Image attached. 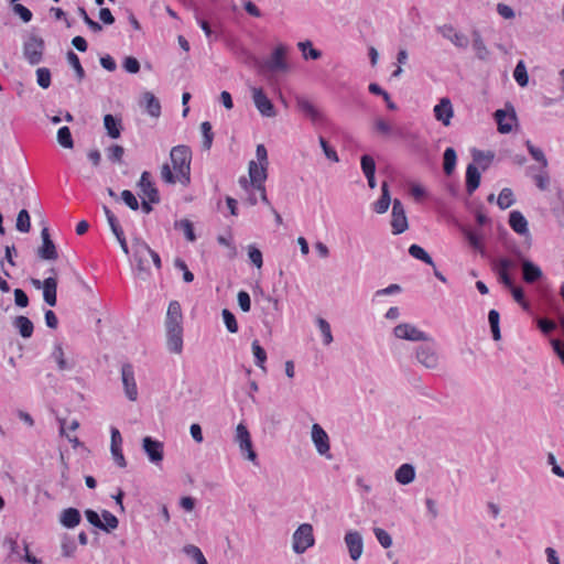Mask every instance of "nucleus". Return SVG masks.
Returning a JSON list of instances; mask_svg holds the SVG:
<instances>
[{
    "label": "nucleus",
    "mask_w": 564,
    "mask_h": 564,
    "mask_svg": "<svg viewBox=\"0 0 564 564\" xmlns=\"http://www.w3.org/2000/svg\"><path fill=\"white\" fill-rule=\"evenodd\" d=\"M172 169L169 164H163L161 177L167 184L176 182L186 186L191 182V161L192 152L186 145H176L170 153Z\"/></svg>",
    "instance_id": "1"
},
{
    "label": "nucleus",
    "mask_w": 564,
    "mask_h": 564,
    "mask_svg": "<svg viewBox=\"0 0 564 564\" xmlns=\"http://www.w3.org/2000/svg\"><path fill=\"white\" fill-rule=\"evenodd\" d=\"M257 161H250L249 163V177L248 182L245 177L240 178V185L249 191V186L253 187L260 193L261 200L269 204L264 181L267 180V167H268V152L263 144H258L256 149Z\"/></svg>",
    "instance_id": "2"
},
{
    "label": "nucleus",
    "mask_w": 564,
    "mask_h": 564,
    "mask_svg": "<svg viewBox=\"0 0 564 564\" xmlns=\"http://www.w3.org/2000/svg\"><path fill=\"white\" fill-rule=\"evenodd\" d=\"M166 346L170 352L180 355L183 351V314L181 304L172 301L169 304L166 318Z\"/></svg>",
    "instance_id": "3"
},
{
    "label": "nucleus",
    "mask_w": 564,
    "mask_h": 564,
    "mask_svg": "<svg viewBox=\"0 0 564 564\" xmlns=\"http://www.w3.org/2000/svg\"><path fill=\"white\" fill-rule=\"evenodd\" d=\"M531 159L539 163L538 166L531 165V178L536 188L541 192H547L551 187V176L547 171V160L540 148L531 145Z\"/></svg>",
    "instance_id": "4"
},
{
    "label": "nucleus",
    "mask_w": 564,
    "mask_h": 564,
    "mask_svg": "<svg viewBox=\"0 0 564 564\" xmlns=\"http://www.w3.org/2000/svg\"><path fill=\"white\" fill-rule=\"evenodd\" d=\"M314 529L311 523H302L293 532L292 535V550L295 554H303L308 549L314 546Z\"/></svg>",
    "instance_id": "5"
},
{
    "label": "nucleus",
    "mask_w": 564,
    "mask_h": 564,
    "mask_svg": "<svg viewBox=\"0 0 564 564\" xmlns=\"http://www.w3.org/2000/svg\"><path fill=\"white\" fill-rule=\"evenodd\" d=\"M288 45L280 43L274 46L269 57L264 61L263 67L271 73H288L290 64L288 62Z\"/></svg>",
    "instance_id": "6"
},
{
    "label": "nucleus",
    "mask_w": 564,
    "mask_h": 564,
    "mask_svg": "<svg viewBox=\"0 0 564 564\" xmlns=\"http://www.w3.org/2000/svg\"><path fill=\"white\" fill-rule=\"evenodd\" d=\"M516 267L514 262L510 259H500L498 263V271L501 282L510 289L514 301L522 305L524 310L528 308V304L524 300V293L521 289L513 285L510 272Z\"/></svg>",
    "instance_id": "7"
},
{
    "label": "nucleus",
    "mask_w": 564,
    "mask_h": 564,
    "mask_svg": "<svg viewBox=\"0 0 564 564\" xmlns=\"http://www.w3.org/2000/svg\"><path fill=\"white\" fill-rule=\"evenodd\" d=\"M415 357L419 364L427 369H436L440 364V356L436 343L430 337L427 341L415 349Z\"/></svg>",
    "instance_id": "8"
},
{
    "label": "nucleus",
    "mask_w": 564,
    "mask_h": 564,
    "mask_svg": "<svg viewBox=\"0 0 564 564\" xmlns=\"http://www.w3.org/2000/svg\"><path fill=\"white\" fill-rule=\"evenodd\" d=\"M45 44L42 37L29 36L23 43V56L30 65H37L43 59Z\"/></svg>",
    "instance_id": "9"
},
{
    "label": "nucleus",
    "mask_w": 564,
    "mask_h": 564,
    "mask_svg": "<svg viewBox=\"0 0 564 564\" xmlns=\"http://www.w3.org/2000/svg\"><path fill=\"white\" fill-rule=\"evenodd\" d=\"M393 334L399 339L409 341H427L430 335L410 323H401L393 328Z\"/></svg>",
    "instance_id": "10"
},
{
    "label": "nucleus",
    "mask_w": 564,
    "mask_h": 564,
    "mask_svg": "<svg viewBox=\"0 0 564 564\" xmlns=\"http://www.w3.org/2000/svg\"><path fill=\"white\" fill-rule=\"evenodd\" d=\"M235 441L238 443L240 452L246 454L247 459L256 462L257 454L253 451L251 435L243 423H239L236 427Z\"/></svg>",
    "instance_id": "11"
},
{
    "label": "nucleus",
    "mask_w": 564,
    "mask_h": 564,
    "mask_svg": "<svg viewBox=\"0 0 564 564\" xmlns=\"http://www.w3.org/2000/svg\"><path fill=\"white\" fill-rule=\"evenodd\" d=\"M311 438L316 448V452L321 456H325L326 458H330V443L329 436L326 431L317 423L312 425L311 430Z\"/></svg>",
    "instance_id": "12"
},
{
    "label": "nucleus",
    "mask_w": 564,
    "mask_h": 564,
    "mask_svg": "<svg viewBox=\"0 0 564 564\" xmlns=\"http://www.w3.org/2000/svg\"><path fill=\"white\" fill-rule=\"evenodd\" d=\"M391 227L393 235H400L409 227L404 207L398 198L392 202Z\"/></svg>",
    "instance_id": "13"
},
{
    "label": "nucleus",
    "mask_w": 564,
    "mask_h": 564,
    "mask_svg": "<svg viewBox=\"0 0 564 564\" xmlns=\"http://www.w3.org/2000/svg\"><path fill=\"white\" fill-rule=\"evenodd\" d=\"M436 31L446 40L451 41L452 44L457 47L465 50L469 45V40L466 34L457 31L452 24H443L436 28Z\"/></svg>",
    "instance_id": "14"
},
{
    "label": "nucleus",
    "mask_w": 564,
    "mask_h": 564,
    "mask_svg": "<svg viewBox=\"0 0 564 564\" xmlns=\"http://www.w3.org/2000/svg\"><path fill=\"white\" fill-rule=\"evenodd\" d=\"M251 93L253 104L261 116L272 118L276 115L272 101L268 98L262 88L252 87Z\"/></svg>",
    "instance_id": "15"
},
{
    "label": "nucleus",
    "mask_w": 564,
    "mask_h": 564,
    "mask_svg": "<svg viewBox=\"0 0 564 564\" xmlns=\"http://www.w3.org/2000/svg\"><path fill=\"white\" fill-rule=\"evenodd\" d=\"M121 380L126 397L130 401H135L138 399V387L134 378L133 367L130 364H124L121 367Z\"/></svg>",
    "instance_id": "16"
},
{
    "label": "nucleus",
    "mask_w": 564,
    "mask_h": 564,
    "mask_svg": "<svg viewBox=\"0 0 564 564\" xmlns=\"http://www.w3.org/2000/svg\"><path fill=\"white\" fill-rule=\"evenodd\" d=\"M142 448L152 464L159 465L163 460L164 445L162 442L154 440L151 436H145L142 440Z\"/></svg>",
    "instance_id": "17"
},
{
    "label": "nucleus",
    "mask_w": 564,
    "mask_h": 564,
    "mask_svg": "<svg viewBox=\"0 0 564 564\" xmlns=\"http://www.w3.org/2000/svg\"><path fill=\"white\" fill-rule=\"evenodd\" d=\"M344 541L348 549L350 558L352 561H358L364 552V540L361 534L358 531L350 530L346 532Z\"/></svg>",
    "instance_id": "18"
},
{
    "label": "nucleus",
    "mask_w": 564,
    "mask_h": 564,
    "mask_svg": "<svg viewBox=\"0 0 564 564\" xmlns=\"http://www.w3.org/2000/svg\"><path fill=\"white\" fill-rule=\"evenodd\" d=\"M495 119L498 126V131L500 133L506 134L511 132L516 122V113L513 108L506 107L505 109L496 110Z\"/></svg>",
    "instance_id": "19"
},
{
    "label": "nucleus",
    "mask_w": 564,
    "mask_h": 564,
    "mask_svg": "<svg viewBox=\"0 0 564 564\" xmlns=\"http://www.w3.org/2000/svg\"><path fill=\"white\" fill-rule=\"evenodd\" d=\"M536 284L535 291L542 299H549L552 296L550 284L546 280H543V272L541 268L531 262V285Z\"/></svg>",
    "instance_id": "20"
},
{
    "label": "nucleus",
    "mask_w": 564,
    "mask_h": 564,
    "mask_svg": "<svg viewBox=\"0 0 564 564\" xmlns=\"http://www.w3.org/2000/svg\"><path fill=\"white\" fill-rule=\"evenodd\" d=\"M433 112L437 121H441L445 127L449 126L454 116V109L449 98H442L440 102L434 106Z\"/></svg>",
    "instance_id": "21"
},
{
    "label": "nucleus",
    "mask_w": 564,
    "mask_h": 564,
    "mask_svg": "<svg viewBox=\"0 0 564 564\" xmlns=\"http://www.w3.org/2000/svg\"><path fill=\"white\" fill-rule=\"evenodd\" d=\"M139 187L142 192V194L151 202V203H159L160 196L156 187L151 181V174L147 171H144L141 174L140 181H139Z\"/></svg>",
    "instance_id": "22"
},
{
    "label": "nucleus",
    "mask_w": 564,
    "mask_h": 564,
    "mask_svg": "<svg viewBox=\"0 0 564 564\" xmlns=\"http://www.w3.org/2000/svg\"><path fill=\"white\" fill-rule=\"evenodd\" d=\"M140 105L145 108V111L154 118L161 115V104L159 99L151 93L145 91L141 96Z\"/></svg>",
    "instance_id": "23"
},
{
    "label": "nucleus",
    "mask_w": 564,
    "mask_h": 564,
    "mask_svg": "<svg viewBox=\"0 0 564 564\" xmlns=\"http://www.w3.org/2000/svg\"><path fill=\"white\" fill-rule=\"evenodd\" d=\"M43 299L50 306L56 305L57 280L48 276L43 281Z\"/></svg>",
    "instance_id": "24"
},
{
    "label": "nucleus",
    "mask_w": 564,
    "mask_h": 564,
    "mask_svg": "<svg viewBox=\"0 0 564 564\" xmlns=\"http://www.w3.org/2000/svg\"><path fill=\"white\" fill-rule=\"evenodd\" d=\"M51 357L57 364V368L59 371L70 370L74 367V364L65 358L63 346L61 343H56L54 345Z\"/></svg>",
    "instance_id": "25"
},
{
    "label": "nucleus",
    "mask_w": 564,
    "mask_h": 564,
    "mask_svg": "<svg viewBox=\"0 0 564 564\" xmlns=\"http://www.w3.org/2000/svg\"><path fill=\"white\" fill-rule=\"evenodd\" d=\"M296 105L299 109L306 115L312 121H318L322 119L321 112L315 108V106L304 97L296 98Z\"/></svg>",
    "instance_id": "26"
},
{
    "label": "nucleus",
    "mask_w": 564,
    "mask_h": 564,
    "mask_svg": "<svg viewBox=\"0 0 564 564\" xmlns=\"http://www.w3.org/2000/svg\"><path fill=\"white\" fill-rule=\"evenodd\" d=\"M395 480L401 485H409L415 478V469L411 464H402L394 474Z\"/></svg>",
    "instance_id": "27"
},
{
    "label": "nucleus",
    "mask_w": 564,
    "mask_h": 564,
    "mask_svg": "<svg viewBox=\"0 0 564 564\" xmlns=\"http://www.w3.org/2000/svg\"><path fill=\"white\" fill-rule=\"evenodd\" d=\"M480 184V172L474 164H469L466 170V189L469 194L474 193Z\"/></svg>",
    "instance_id": "28"
},
{
    "label": "nucleus",
    "mask_w": 564,
    "mask_h": 564,
    "mask_svg": "<svg viewBox=\"0 0 564 564\" xmlns=\"http://www.w3.org/2000/svg\"><path fill=\"white\" fill-rule=\"evenodd\" d=\"M391 204V197L389 193L388 183L383 182L381 185V196L373 203V210L377 214H384Z\"/></svg>",
    "instance_id": "29"
},
{
    "label": "nucleus",
    "mask_w": 564,
    "mask_h": 564,
    "mask_svg": "<svg viewBox=\"0 0 564 564\" xmlns=\"http://www.w3.org/2000/svg\"><path fill=\"white\" fill-rule=\"evenodd\" d=\"M80 522V513L75 508H67L61 514V523L68 529L75 528Z\"/></svg>",
    "instance_id": "30"
},
{
    "label": "nucleus",
    "mask_w": 564,
    "mask_h": 564,
    "mask_svg": "<svg viewBox=\"0 0 564 564\" xmlns=\"http://www.w3.org/2000/svg\"><path fill=\"white\" fill-rule=\"evenodd\" d=\"M509 225L516 232L523 234L527 231L528 221L520 212L513 210L509 216Z\"/></svg>",
    "instance_id": "31"
},
{
    "label": "nucleus",
    "mask_w": 564,
    "mask_h": 564,
    "mask_svg": "<svg viewBox=\"0 0 564 564\" xmlns=\"http://www.w3.org/2000/svg\"><path fill=\"white\" fill-rule=\"evenodd\" d=\"M14 327L19 330L20 335L29 338L33 334V323L25 316H18L13 322Z\"/></svg>",
    "instance_id": "32"
},
{
    "label": "nucleus",
    "mask_w": 564,
    "mask_h": 564,
    "mask_svg": "<svg viewBox=\"0 0 564 564\" xmlns=\"http://www.w3.org/2000/svg\"><path fill=\"white\" fill-rule=\"evenodd\" d=\"M104 126L107 130V133L110 138L117 139L121 133V124L120 121L117 120L112 115H106L104 117Z\"/></svg>",
    "instance_id": "33"
},
{
    "label": "nucleus",
    "mask_w": 564,
    "mask_h": 564,
    "mask_svg": "<svg viewBox=\"0 0 564 564\" xmlns=\"http://www.w3.org/2000/svg\"><path fill=\"white\" fill-rule=\"evenodd\" d=\"M473 48L479 59H486L489 56V51L478 31L473 32Z\"/></svg>",
    "instance_id": "34"
},
{
    "label": "nucleus",
    "mask_w": 564,
    "mask_h": 564,
    "mask_svg": "<svg viewBox=\"0 0 564 564\" xmlns=\"http://www.w3.org/2000/svg\"><path fill=\"white\" fill-rule=\"evenodd\" d=\"M562 314L558 315L557 322L550 319V318H544V317H540L536 319V326L544 336H550L552 333H554L557 329L558 326L561 327V325H560V316Z\"/></svg>",
    "instance_id": "35"
},
{
    "label": "nucleus",
    "mask_w": 564,
    "mask_h": 564,
    "mask_svg": "<svg viewBox=\"0 0 564 564\" xmlns=\"http://www.w3.org/2000/svg\"><path fill=\"white\" fill-rule=\"evenodd\" d=\"M550 205L554 217L562 223L564 220V199L563 191L560 187H556V202H551Z\"/></svg>",
    "instance_id": "36"
},
{
    "label": "nucleus",
    "mask_w": 564,
    "mask_h": 564,
    "mask_svg": "<svg viewBox=\"0 0 564 564\" xmlns=\"http://www.w3.org/2000/svg\"><path fill=\"white\" fill-rule=\"evenodd\" d=\"M252 354L254 357V364L262 369L264 372L267 371L265 361H267V352L260 346L258 340H253L251 345Z\"/></svg>",
    "instance_id": "37"
},
{
    "label": "nucleus",
    "mask_w": 564,
    "mask_h": 564,
    "mask_svg": "<svg viewBox=\"0 0 564 564\" xmlns=\"http://www.w3.org/2000/svg\"><path fill=\"white\" fill-rule=\"evenodd\" d=\"M297 47L305 59H318L322 56V52L314 48L312 42L308 40L299 42Z\"/></svg>",
    "instance_id": "38"
},
{
    "label": "nucleus",
    "mask_w": 564,
    "mask_h": 564,
    "mask_svg": "<svg viewBox=\"0 0 564 564\" xmlns=\"http://www.w3.org/2000/svg\"><path fill=\"white\" fill-rule=\"evenodd\" d=\"M409 253L411 257L423 261L424 263L435 267L433 259L431 256L419 245H411L409 248Z\"/></svg>",
    "instance_id": "39"
},
{
    "label": "nucleus",
    "mask_w": 564,
    "mask_h": 564,
    "mask_svg": "<svg viewBox=\"0 0 564 564\" xmlns=\"http://www.w3.org/2000/svg\"><path fill=\"white\" fill-rule=\"evenodd\" d=\"M488 322L490 325L492 338L495 340H499L501 338L500 327H499V322H500L499 312L496 310H490L488 313Z\"/></svg>",
    "instance_id": "40"
},
{
    "label": "nucleus",
    "mask_w": 564,
    "mask_h": 564,
    "mask_svg": "<svg viewBox=\"0 0 564 564\" xmlns=\"http://www.w3.org/2000/svg\"><path fill=\"white\" fill-rule=\"evenodd\" d=\"M456 152L453 148H447L444 152V172L446 175H451L456 165Z\"/></svg>",
    "instance_id": "41"
},
{
    "label": "nucleus",
    "mask_w": 564,
    "mask_h": 564,
    "mask_svg": "<svg viewBox=\"0 0 564 564\" xmlns=\"http://www.w3.org/2000/svg\"><path fill=\"white\" fill-rule=\"evenodd\" d=\"M316 324H317L318 329L322 333L324 345H326V346L330 345L333 343L334 338H333L329 323L326 319L318 317L316 319Z\"/></svg>",
    "instance_id": "42"
},
{
    "label": "nucleus",
    "mask_w": 564,
    "mask_h": 564,
    "mask_svg": "<svg viewBox=\"0 0 564 564\" xmlns=\"http://www.w3.org/2000/svg\"><path fill=\"white\" fill-rule=\"evenodd\" d=\"M140 243L141 242H138L134 246L133 259L137 262L139 271L147 272L149 270L150 258L149 256H143L140 253Z\"/></svg>",
    "instance_id": "43"
},
{
    "label": "nucleus",
    "mask_w": 564,
    "mask_h": 564,
    "mask_svg": "<svg viewBox=\"0 0 564 564\" xmlns=\"http://www.w3.org/2000/svg\"><path fill=\"white\" fill-rule=\"evenodd\" d=\"M39 254L41 258L46 260H55L57 258V251L52 240L44 241L40 248Z\"/></svg>",
    "instance_id": "44"
},
{
    "label": "nucleus",
    "mask_w": 564,
    "mask_h": 564,
    "mask_svg": "<svg viewBox=\"0 0 564 564\" xmlns=\"http://www.w3.org/2000/svg\"><path fill=\"white\" fill-rule=\"evenodd\" d=\"M57 141L63 148L72 149L74 147V141L68 127H62L58 129Z\"/></svg>",
    "instance_id": "45"
},
{
    "label": "nucleus",
    "mask_w": 564,
    "mask_h": 564,
    "mask_svg": "<svg viewBox=\"0 0 564 564\" xmlns=\"http://www.w3.org/2000/svg\"><path fill=\"white\" fill-rule=\"evenodd\" d=\"M175 228L181 229L188 241H195L196 236L194 232L193 224L188 219H181L175 221Z\"/></svg>",
    "instance_id": "46"
},
{
    "label": "nucleus",
    "mask_w": 564,
    "mask_h": 564,
    "mask_svg": "<svg viewBox=\"0 0 564 564\" xmlns=\"http://www.w3.org/2000/svg\"><path fill=\"white\" fill-rule=\"evenodd\" d=\"M514 203L513 193L510 188H502L500 192L497 204L501 209L509 208Z\"/></svg>",
    "instance_id": "47"
},
{
    "label": "nucleus",
    "mask_w": 564,
    "mask_h": 564,
    "mask_svg": "<svg viewBox=\"0 0 564 564\" xmlns=\"http://www.w3.org/2000/svg\"><path fill=\"white\" fill-rule=\"evenodd\" d=\"M17 229L20 232H29L31 228L30 215L26 209L19 212L17 217Z\"/></svg>",
    "instance_id": "48"
},
{
    "label": "nucleus",
    "mask_w": 564,
    "mask_h": 564,
    "mask_svg": "<svg viewBox=\"0 0 564 564\" xmlns=\"http://www.w3.org/2000/svg\"><path fill=\"white\" fill-rule=\"evenodd\" d=\"M221 316L227 330L231 334H236L239 328L235 315L229 310L224 308L221 312Z\"/></svg>",
    "instance_id": "49"
},
{
    "label": "nucleus",
    "mask_w": 564,
    "mask_h": 564,
    "mask_svg": "<svg viewBox=\"0 0 564 564\" xmlns=\"http://www.w3.org/2000/svg\"><path fill=\"white\" fill-rule=\"evenodd\" d=\"M101 517L104 520V521H101V530L109 532L111 530L117 529L119 521L116 518V516H113L111 512L105 510V511H102Z\"/></svg>",
    "instance_id": "50"
},
{
    "label": "nucleus",
    "mask_w": 564,
    "mask_h": 564,
    "mask_svg": "<svg viewBox=\"0 0 564 564\" xmlns=\"http://www.w3.org/2000/svg\"><path fill=\"white\" fill-rule=\"evenodd\" d=\"M203 134V147L205 150H209L213 143L214 133L212 131V124L208 121H204L200 124Z\"/></svg>",
    "instance_id": "51"
},
{
    "label": "nucleus",
    "mask_w": 564,
    "mask_h": 564,
    "mask_svg": "<svg viewBox=\"0 0 564 564\" xmlns=\"http://www.w3.org/2000/svg\"><path fill=\"white\" fill-rule=\"evenodd\" d=\"M36 83L37 85L46 89L51 85V72L46 67H40L36 69Z\"/></svg>",
    "instance_id": "52"
},
{
    "label": "nucleus",
    "mask_w": 564,
    "mask_h": 564,
    "mask_svg": "<svg viewBox=\"0 0 564 564\" xmlns=\"http://www.w3.org/2000/svg\"><path fill=\"white\" fill-rule=\"evenodd\" d=\"M373 534L382 547L389 549L392 545V538L386 530L381 528H375Z\"/></svg>",
    "instance_id": "53"
},
{
    "label": "nucleus",
    "mask_w": 564,
    "mask_h": 564,
    "mask_svg": "<svg viewBox=\"0 0 564 564\" xmlns=\"http://www.w3.org/2000/svg\"><path fill=\"white\" fill-rule=\"evenodd\" d=\"M513 77L520 86L527 85L528 74H527V68H525V64L523 61H520L518 63V65L516 66Z\"/></svg>",
    "instance_id": "54"
},
{
    "label": "nucleus",
    "mask_w": 564,
    "mask_h": 564,
    "mask_svg": "<svg viewBox=\"0 0 564 564\" xmlns=\"http://www.w3.org/2000/svg\"><path fill=\"white\" fill-rule=\"evenodd\" d=\"M67 59H68V63L70 64V66L76 72L77 77L79 79H83L84 76H85V70H84V68H83V66L80 64V61H79L78 56L74 52L69 51L67 53Z\"/></svg>",
    "instance_id": "55"
},
{
    "label": "nucleus",
    "mask_w": 564,
    "mask_h": 564,
    "mask_svg": "<svg viewBox=\"0 0 564 564\" xmlns=\"http://www.w3.org/2000/svg\"><path fill=\"white\" fill-rule=\"evenodd\" d=\"M409 191L415 202H422L427 196V191L419 183H411Z\"/></svg>",
    "instance_id": "56"
},
{
    "label": "nucleus",
    "mask_w": 564,
    "mask_h": 564,
    "mask_svg": "<svg viewBox=\"0 0 564 564\" xmlns=\"http://www.w3.org/2000/svg\"><path fill=\"white\" fill-rule=\"evenodd\" d=\"M360 165L365 176L376 173V163L372 156L368 154L362 155L360 160Z\"/></svg>",
    "instance_id": "57"
},
{
    "label": "nucleus",
    "mask_w": 564,
    "mask_h": 564,
    "mask_svg": "<svg viewBox=\"0 0 564 564\" xmlns=\"http://www.w3.org/2000/svg\"><path fill=\"white\" fill-rule=\"evenodd\" d=\"M248 257L250 261L260 269L263 264L262 252L253 245L248 246Z\"/></svg>",
    "instance_id": "58"
},
{
    "label": "nucleus",
    "mask_w": 564,
    "mask_h": 564,
    "mask_svg": "<svg viewBox=\"0 0 564 564\" xmlns=\"http://www.w3.org/2000/svg\"><path fill=\"white\" fill-rule=\"evenodd\" d=\"M140 253L143 256H149V258L153 261L154 265L158 269L161 268L160 256L154 250H152L145 242L140 243Z\"/></svg>",
    "instance_id": "59"
},
{
    "label": "nucleus",
    "mask_w": 564,
    "mask_h": 564,
    "mask_svg": "<svg viewBox=\"0 0 564 564\" xmlns=\"http://www.w3.org/2000/svg\"><path fill=\"white\" fill-rule=\"evenodd\" d=\"M319 144H321V148H322L325 156L329 161H332V162H338L339 161V158H338V154H337L336 150L333 149L323 137H319Z\"/></svg>",
    "instance_id": "60"
},
{
    "label": "nucleus",
    "mask_w": 564,
    "mask_h": 564,
    "mask_svg": "<svg viewBox=\"0 0 564 564\" xmlns=\"http://www.w3.org/2000/svg\"><path fill=\"white\" fill-rule=\"evenodd\" d=\"M124 150L121 145L115 144L108 148L107 156L111 162L120 163L123 156Z\"/></svg>",
    "instance_id": "61"
},
{
    "label": "nucleus",
    "mask_w": 564,
    "mask_h": 564,
    "mask_svg": "<svg viewBox=\"0 0 564 564\" xmlns=\"http://www.w3.org/2000/svg\"><path fill=\"white\" fill-rule=\"evenodd\" d=\"M62 553L65 557H70L74 555L76 551V544L74 540L69 536H64L62 540Z\"/></svg>",
    "instance_id": "62"
},
{
    "label": "nucleus",
    "mask_w": 564,
    "mask_h": 564,
    "mask_svg": "<svg viewBox=\"0 0 564 564\" xmlns=\"http://www.w3.org/2000/svg\"><path fill=\"white\" fill-rule=\"evenodd\" d=\"M474 161L478 164H484V169H486L494 159V153L491 152H482V151H474L473 152Z\"/></svg>",
    "instance_id": "63"
},
{
    "label": "nucleus",
    "mask_w": 564,
    "mask_h": 564,
    "mask_svg": "<svg viewBox=\"0 0 564 564\" xmlns=\"http://www.w3.org/2000/svg\"><path fill=\"white\" fill-rule=\"evenodd\" d=\"M12 9H13V12L17 15H19L24 23H28L32 20V17H33L32 12L26 7H24L20 3H14Z\"/></svg>",
    "instance_id": "64"
}]
</instances>
